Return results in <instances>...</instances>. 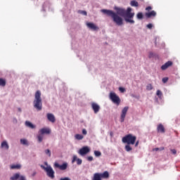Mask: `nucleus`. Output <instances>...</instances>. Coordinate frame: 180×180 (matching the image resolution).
<instances>
[{
  "instance_id": "f257e3e1",
  "label": "nucleus",
  "mask_w": 180,
  "mask_h": 180,
  "mask_svg": "<svg viewBox=\"0 0 180 180\" xmlns=\"http://www.w3.org/2000/svg\"><path fill=\"white\" fill-rule=\"evenodd\" d=\"M115 11H117V13L113 12L112 10L106 9H102L101 12L105 15H107V16H110L113 22L116 23L117 26H122V25H123L122 18H124L127 23L134 25L135 21L133 20L134 18V13H131V8L128 7L127 10L121 8H115ZM120 16H122V18Z\"/></svg>"
},
{
  "instance_id": "f03ea898",
  "label": "nucleus",
  "mask_w": 180,
  "mask_h": 180,
  "mask_svg": "<svg viewBox=\"0 0 180 180\" xmlns=\"http://www.w3.org/2000/svg\"><path fill=\"white\" fill-rule=\"evenodd\" d=\"M136 140H137V137L136 136H133L131 134H127L122 138V143L127 144L125 146V151L129 153L133 150L130 145L133 146L136 144Z\"/></svg>"
},
{
  "instance_id": "7ed1b4c3",
  "label": "nucleus",
  "mask_w": 180,
  "mask_h": 180,
  "mask_svg": "<svg viewBox=\"0 0 180 180\" xmlns=\"http://www.w3.org/2000/svg\"><path fill=\"white\" fill-rule=\"evenodd\" d=\"M34 108L40 111L43 109V102L41 101V91L38 90L35 93V98L33 101Z\"/></svg>"
},
{
  "instance_id": "20e7f679",
  "label": "nucleus",
  "mask_w": 180,
  "mask_h": 180,
  "mask_svg": "<svg viewBox=\"0 0 180 180\" xmlns=\"http://www.w3.org/2000/svg\"><path fill=\"white\" fill-rule=\"evenodd\" d=\"M109 176V172L105 171L103 173H95L93 176L92 180H102V178L103 179H108Z\"/></svg>"
},
{
  "instance_id": "39448f33",
  "label": "nucleus",
  "mask_w": 180,
  "mask_h": 180,
  "mask_svg": "<svg viewBox=\"0 0 180 180\" xmlns=\"http://www.w3.org/2000/svg\"><path fill=\"white\" fill-rule=\"evenodd\" d=\"M110 101H112V102H113V103L117 105V106H119V105H120V102H121L120 97H119V96H117L116 93L110 92Z\"/></svg>"
},
{
  "instance_id": "423d86ee",
  "label": "nucleus",
  "mask_w": 180,
  "mask_h": 180,
  "mask_svg": "<svg viewBox=\"0 0 180 180\" xmlns=\"http://www.w3.org/2000/svg\"><path fill=\"white\" fill-rule=\"evenodd\" d=\"M41 167L44 169L46 172V175L51 178V179H54V170H53V168L51 166L44 167L43 165L41 166Z\"/></svg>"
},
{
  "instance_id": "0eeeda50",
  "label": "nucleus",
  "mask_w": 180,
  "mask_h": 180,
  "mask_svg": "<svg viewBox=\"0 0 180 180\" xmlns=\"http://www.w3.org/2000/svg\"><path fill=\"white\" fill-rule=\"evenodd\" d=\"M129 111V107L126 106L124 107L121 112L120 115V122L121 123H123L124 122V119L126 118V115H127V112Z\"/></svg>"
},
{
  "instance_id": "6e6552de",
  "label": "nucleus",
  "mask_w": 180,
  "mask_h": 180,
  "mask_svg": "<svg viewBox=\"0 0 180 180\" xmlns=\"http://www.w3.org/2000/svg\"><path fill=\"white\" fill-rule=\"evenodd\" d=\"M91 149H89V147L88 146H84L82 148L79 150L78 154H79L82 156L86 155L88 153H90Z\"/></svg>"
},
{
  "instance_id": "1a4fd4ad",
  "label": "nucleus",
  "mask_w": 180,
  "mask_h": 180,
  "mask_svg": "<svg viewBox=\"0 0 180 180\" xmlns=\"http://www.w3.org/2000/svg\"><path fill=\"white\" fill-rule=\"evenodd\" d=\"M55 168H59L61 171H65L67 168L68 167V163L64 162L63 165H60L58 162H56L54 164Z\"/></svg>"
},
{
  "instance_id": "9d476101",
  "label": "nucleus",
  "mask_w": 180,
  "mask_h": 180,
  "mask_svg": "<svg viewBox=\"0 0 180 180\" xmlns=\"http://www.w3.org/2000/svg\"><path fill=\"white\" fill-rule=\"evenodd\" d=\"M91 108L96 114L101 110V106H99L96 103H91Z\"/></svg>"
},
{
  "instance_id": "9b49d317",
  "label": "nucleus",
  "mask_w": 180,
  "mask_h": 180,
  "mask_svg": "<svg viewBox=\"0 0 180 180\" xmlns=\"http://www.w3.org/2000/svg\"><path fill=\"white\" fill-rule=\"evenodd\" d=\"M145 16L148 19H150V18H155V16H157V12L152 11L150 12L146 13Z\"/></svg>"
},
{
  "instance_id": "f8f14e48",
  "label": "nucleus",
  "mask_w": 180,
  "mask_h": 180,
  "mask_svg": "<svg viewBox=\"0 0 180 180\" xmlns=\"http://www.w3.org/2000/svg\"><path fill=\"white\" fill-rule=\"evenodd\" d=\"M86 26L89 29H91V30H98L99 29V27L96 26L94 22H87Z\"/></svg>"
},
{
  "instance_id": "ddd939ff",
  "label": "nucleus",
  "mask_w": 180,
  "mask_h": 180,
  "mask_svg": "<svg viewBox=\"0 0 180 180\" xmlns=\"http://www.w3.org/2000/svg\"><path fill=\"white\" fill-rule=\"evenodd\" d=\"M46 117L49 122H51V123H54L56 122V117H54V115L51 113H47Z\"/></svg>"
},
{
  "instance_id": "4468645a",
  "label": "nucleus",
  "mask_w": 180,
  "mask_h": 180,
  "mask_svg": "<svg viewBox=\"0 0 180 180\" xmlns=\"http://www.w3.org/2000/svg\"><path fill=\"white\" fill-rule=\"evenodd\" d=\"M75 161H77V165H81V164H82V160L78 158V157L76 155H74L72 157V164Z\"/></svg>"
},
{
  "instance_id": "2eb2a0df",
  "label": "nucleus",
  "mask_w": 180,
  "mask_h": 180,
  "mask_svg": "<svg viewBox=\"0 0 180 180\" xmlns=\"http://www.w3.org/2000/svg\"><path fill=\"white\" fill-rule=\"evenodd\" d=\"M171 65H172V61H167L166 63H165L164 65H162L161 66V70L165 71V70H167V68L171 67Z\"/></svg>"
},
{
  "instance_id": "dca6fc26",
  "label": "nucleus",
  "mask_w": 180,
  "mask_h": 180,
  "mask_svg": "<svg viewBox=\"0 0 180 180\" xmlns=\"http://www.w3.org/2000/svg\"><path fill=\"white\" fill-rule=\"evenodd\" d=\"M39 133H41V134H50L51 130L49 128H42L39 130Z\"/></svg>"
},
{
  "instance_id": "f3484780",
  "label": "nucleus",
  "mask_w": 180,
  "mask_h": 180,
  "mask_svg": "<svg viewBox=\"0 0 180 180\" xmlns=\"http://www.w3.org/2000/svg\"><path fill=\"white\" fill-rule=\"evenodd\" d=\"M158 133H165V128L162 124H159L157 127Z\"/></svg>"
},
{
  "instance_id": "a211bd4d",
  "label": "nucleus",
  "mask_w": 180,
  "mask_h": 180,
  "mask_svg": "<svg viewBox=\"0 0 180 180\" xmlns=\"http://www.w3.org/2000/svg\"><path fill=\"white\" fill-rule=\"evenodd\" d=\"M1 148H5V150H9V145L6 141H4L1 143Z\"/></svg>"
},
{
  "instance_id": "6ab92c4d",
  "label": "nucleus",
  "mask_w": 180,
  "mask_h": 180,
  "mask_svg": "<svg viewBox=\"0 0 180 180\" xmlns=\"http://www.w3.org/2000/svg\"><path fill=\"white\" fill-rule=\"evenodd\" d=\"M20 174L19 173H16L13 174V176L11 177V180H18L20 179Z\"/></svg>"
},
{
  "instance_id": "aec40b11",
  "label": "nucleus",
  "mask_w": 180,
  "mask_h": 180,
  "mask_svg": "<svg viewBox=\"0 0 180 180\" xmlns=\"http://www.w3.org/2000/svg\"><path fill=\"white\" fill-rule=\"evenodd\" d=\"M131 6H134L135 8H139V2L136 0H132L130 2Z\"/></svg>"
},
{
  "instance_id": "412c9836",
  "label": "nucleus",
  "mask_w": 180,
  "mask_h": 180,
  "mask_svg": "<svg viewBox=\"0 0 180 180\" xmlns=\"http://www.w3.org/2000/svg\"><path fill=\"white\" fill-rule=\"evenodd\" d=\"M25 126H27V127H30V129H34V127H36L33 124H32V122L29 121L25 122Z\"/></svg>"
},
{
  "instance_id": "4be33fe9",
  "label": "nucleus",
  "mask_w": 180,
  "mask_h": 180,
  "mask_svg": "<svg viewBox=\"0 0 180 180\" xmlns=\"http://www.w3.org/2000/svg\"><path fill=\"white\" fill-rule=\"evenodd\" d=\"M21 167L22 166L20 165H13L11 166V169H20Z\"/></svg>"
},
{
  "instance_id": "5701e85b",
  "label": "nucleus",
  "mask_w": 180,
  "mask_h": 180,
  "mask_svg": "<svg viewBox=\"0 0 180 180\" xmlns=\"http://www.w3.org/2000/svg\"><path fill=\"white\" fill-rule=\"evenodd\" d=\"M6 85V80L5 79L0 78V86H5Z\"/></svg>"
},
{
  "instance_id": "b1692460",
  "label": "nucleus",
  "mask_w": 180,
  "mask_h": 180,
  "mask_svg": "<svg viewBox=\"0 0 180 180\" xmlns=\"http://www.w3.org/2000/svg\"><path fill=\"white\" fill-rule=\"evenodd\" d=\"M75 137L77 140H82V139H84V136L79 134H76Z\"/></svg>"
},
{
  "instance_id": "393cba45",
  "label": "nucleus",
  "mask_w": 180,
  "mask_h": 180,
  "mask_svg": "<svg viewBox=\"0 0 180 180\" xmlns=\"http://www.w3.org/2000/svg\"><path fill=\"white\" fill-rule=\"evenodd\" d=\"M20 143L23 146H29V142H27V140H26V139H20Z\"/></svg>"
},
{
  "instance_id": "a878e982",
  "label": "nucleus",
  "mask_w": 180,
  "mask_h": 180,
  "mask_svg": "<svg viewBox=\"0 0 180 180\" xmlns=\"http://www.w3.org/2000/svg\"><path fill=\"white\" fill-rule=\"evenodd\" d=\"M94 155H96V157H101L102 155V153L99 150H95Z\"/></svg>"
},
{
  "instance_id": "bb28decb",
  "label": "nucleus",
  "mask_w": 180,
  "mask_h": 180,
  "mask_svg": "<svg viewBox=\"0 0 180 180\" xmlns=\"http://www.w3.org/2000/svg\"><path fill=\"white\" fill-rule=\"evenodd\" d=\"M136 18L137 19H143V13H138L136 15Z\"/></svg>"
},
{
  "instance_id": "cd10ccee",
  "label": "nucleus",
  "mask_w": 180,
  "mask_h": 180,
  "mask_svg": "<svg viewBox=\"0 0 180 180\" xmlns=\"http://www.w3.org/2000/svg\"><path fill=\"white\" fill-rule=\"evenodd\" d=\"M146 89H147V91H152V89H153V84H148L146 86Z\"/></svg>"
},
{
  "instance_id": "c85d7f7f",
  "label": "nucleus",
  "mask_w": 180,
  "mask_h": 180,
  "mask_svg": "<svg viewBox=\"0 0 180 180\" xmlns=\"http://www.w3.org/2000/svg\"><path fill=\"white\" fill-rule=\"evenodd\" d=\"M45 154L49 157H51V151L49 149L45 150Z\"/></svg>"
},
{
  "instance_id": "c756f323",
  "label": "nucleus",
  "mask_w": 180,
  "mask_h": 180,
  "mask_svg": "<svg viewBox=\"0 0 180 180\" xmlns=\"http://www.w3.org/2000/svg\"><path fill=\"white\" fill-rule=\"evenodd\" d=\"M156 94L159 98H161V96H162V92L161 91V90H158Z\"/></svg>"
},
{
  "instance_id": "7c9ffc66",
  "label": "nucleus",
  "mask_w": 180,
  "mask_h": 180,
  "mask_svg": "<svg viewBox=\"0 0 180 180\" xmlns=\"http://www.w3.org/2000/svg\"><path fill=\"white\" fill-rule=\"evenodd\" d=\"M37 139H38L39 143H41V141H43V136H42V135H38Z\"/></svg>"
},
{
  "instance_id": "2f4dec72",
  "label": "nucleus",
  "mask_w": 180,
  "mask_h": 180,
  "mask_svg": "<svg viewBox=\"0 0 180 180\" xmlns=\"http://www.w3.org/2000/svg\"><path fill=\"white\" fill-rule=\"evenodd\" d=\"M78 13H81L82 15H84V16H86L87 15V13L85 11H79Z\"/></svg>"
},
{
  "instance_id": "473e14b6",
  "label": "nucleus",
  "mask_w": 180,
  "mask_h": 180,
  "mask_svg": "<svg viewBox=\"0 0 180 180\" xmlns=\"http://www.w3.org/2000/svg\"><path fill=\"white\" fill-rule=\"evenodd\" d=\"M162 81L163 84H167V82H168V77H163Z\"/></svg>"
},
{
  "instance_id": "72a5a7b5",
  "label": "nucleus",
  "mask_w": 180,
  "mask_h": 180,
  "mask_svg": "<svg viewBox=\"0 0 180 180\" xmlns=\"http://www.w3.org/2000/svg\"><path fill=\"white\" fill-rule=\"evenodd\" d=\"M119 91H120V92H122V93L126 92V89H124L123 87H120Z\"/></svg>"
},
{
  "instance_id": "f704fd0d",
  "label": "nucleus",
  "mask_w": 180,
  "mask_h": 180,
  "mask_svg": "<svg viewBox=\"0 0 180 180\" xmlns=\"http://www.w3.org/2000/svg\"><path fill=\"white\" fill-rule=\"evenodd\" d=\"M146 27H148V29H153V24L149 23L146 25Z\"/></svg>"
},
{
  "instance_id": "c9c22d12",
  "label": "nucleus",
  "mask_w": 180,
  "mask_h": 180,
  "mask_svg": "<svg viewBox=\"0 0 180 180\" xmlns=\"http://www.w3.org/2000/svg\"><path fill=\"white\" fill-rule=\"evenodd\" d=\"M87 161H94V157L92 156L87 157Z\"/></svg>"
},
{
  "instance_id": "e433bc0d",
  "label": "nucleus",
  "mask_w": 180,
  "mask_h": 180,
  "mask_svg": "<svg viewBox=\"0 0 180 180\" xmlns=\"http://www.w3.org/2000/svg\"><path fill=\"white\" fill-rule=\"evenodd\" d=\"M151 9H153V7H151L150 6L146 8V11H147L148 12H150V11H151Z\"/></svg>"
},
{
  "instance_id": "4c0bfd02",
  "label": "nucleus",
  "mask_w": 180,
  "mask_h": 180,
  "mask_svg": "<svg viewBox=\"0 0 180 180\" xmlns=\"http://www.w3.org/2000/svg\"><path fill=\"white\" fill-rule=\"evenodd\" d=\"M87 133L88 132L86 131V129H82V134H84V136H86Z\"/></svg>"
},
{
  "instance_id": "58836bf2",
  "label": "nucleus",
  "mask_w": 180,
  "mask_h": 180,
  "mask_svg": "<svg viewBox=\"0 0 180 180\" xmlns=\"http://www.w3.org/2000/svg\"><path fill=\"white\" fill-rule=\"evenodd\" d=\"M71 179L69 177H64V178H60V180H70Z\"/></svg>"
},
{
  "instance_id": "ea45409f",
  "label": "nucleus",
  "mask_w": 180,
  "mask_h": 180,
  "mask_svg": "<svg viewBox=\"0 0 180 180\" xmlns=\"http://www.w3.org/2000/svg\"><path fill=\"white\" fill-rule=\"evenodd\" d=\"M18 180H26V177H25L24 176H20Z\"/></svg>"
},
{
  "instance_id": "a19ab883",
  "label": "nucleus",
  "mask_w": 180,
  "mask_h": 180,
  "mask_svg": "<svg viewBox=\"0 0 180 180\" xmlns=\"http://www.w3.org/2000/svg\"><path fill=\"white\" fill-rule=\"evenodd\" d=\"M171 152L172 153V154H176V150L175 149H172Z\"/></svg>"
},
{
  "instance_id": "79ce46f5",
  "label": "nucleus",
  "mask_w": 180,
  "mask_h": 180,
  "mask_svg": "<svg viewBox=\"0 0 180 180\" xmlns=\"http://www.w3.org/2000/svg\"><path fill=\"white\" fill-rule=\"evenodd\" d=\"M153 151H160V148H153Z\"/></svg>"
},
{
  "instance_id": "37998d69",
  "label": "nucleus",
  "mask_w": 180,
  "mask_h": 180,
  "mask_svg": "<svg viewBox=\"0 0 180 180\" xmlns=\"http://www.w3.org/2000/svg\"><path fill=\"white\" fill-rule=\"evenodd\" d=\"M165 150V148H164V147H161V148H159V150H160V151H162V150Z\"/></svg>"
},
{
  "instance_id": "c03bdc74",
  "label": "nucleus",
  "mask_w": 180,
  "mask_h": 180,
  "mask_svg": "<svg viewBox=\"0 0 180 180\" xmlns=\"http://www.w3.org/2000/svg\"><path fill=\"white\" fill-rule=\"evenodd\" d=\"M139 146V141H137L135 143V147H137Z\"/></svg>"
},
{
  "instance_id": "a18cd8bd",
  "label": "nucleus",
  "mask_w": 180,
  "mask_h": 180,
  "mask_svg": "<svg viewBox=\"0 0 180 180\" xmlns=\"http://www.w3.org/2000/svg\"><path fill=\"white\" fill-rule=\"evenodd\" d=\"M36 174H37V172H34L32 173V176H35Z\"/></svg>"
},
{
  "instance_id": "49530a36",
  "label": "nucleus",
  "mask_w": 180,
  "mask_h": 180,
  "mask_svg": "<svg viewBox=\"0 0 180 180\" xmlns=\"http://www.w3.org/2000/svg\"><path fill=\"white\" fill-rule=\"evenodd\" d=\"M19 112H22V110L20 108H18Z\"/></svg>"
}]
</instances>
